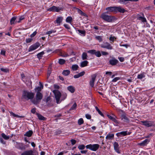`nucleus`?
I'll use <instances>...</instances> for the list:
<instances>
[{
    "instance_id": "nucleus-48",
    "label": "nucleus",
    "mask_w": 155,
    "mask_h": 155,
    "mask_svg": "<svg viewBox=\"0 0 155 155\" xmlns=\"http://www.w3.org/2000/svg\"><path fill=\"white\" fill-rule=\"evenodd\" d=\"M76 106H77L76 104L75 103H74V104L71 107L70 109V110H74V109H75L76 108Z\"/></svg>"
},
{
    "instance_id": "nucleus-62",
    "label": "nucleus",
    "mask_w": 155,
    "mask_h": 155,
    "mask_svg": "<svg viewBox=\"0 0 155 155\" xmlns=\"http://www.w3.org/2000/svg\"><path fill=\"white\" fill-rule=\"evenodd\" d=\"M0 142L1 143L3 144H5V142L4 140L1 138H0Z\"/></svg>"
},
{
    "instance_id": "nucleus-35",
    "label": "nucleus",
    "mask_w": 155,
    "mask_h": 155,
    "mask_svg": "<svg viewBox=\"0 0 155 155\" xmlns=\"http://www.w3.org/2000/svg\"><path fill=\"white\" fill-rule=\"evenodd\" d=\"M88 56L86 53H83L82 55V58L83 60L87 59Z\"/></svg>"
},
{
    "instance_id": "nucleus-4",
    "label": "nucleus",
    "mask_w": 155,
    "mask_h": 155,
    "mask_svg": "<svg viewBox=\"0 0 155 155\" xmlns=\"http://www.w3.org/2000/svg\"><path fill=\"white\" fill-rule=\"evenodd\" d=\"M100 145L98 144H90L86 146L87 149H88L93 151H96L99 148Z\"/></svg>"
},
{
    "instance_id": "nucleus-25",
    "label": "nucleus",
    "mask_w": 155,
    "mask_h": 155,
    "mask_svg": "<svg viewBox=\"0 0 155 155\" xmlns=\"http://www.w3.org/2000/svg\"><path fill=\"white\" fill-rule=\"evenodd\" d=\"M9 112L11 114V116H12L14 117H16L18 118H23L24 117V116H19V115H18L16 114L15 113H13V112H12V111H9Z\"/></svg>"
},
{
    "instance_id": "nucleus-52",
    "label": "nucleus",
    "mask_w": 155,
    "mask_h": 155,
    "mask_svg": "<svg viewBox=\"0 0 155 155\" xmlns=\"http://www.w3.org/2000/svg\"><path fill=\"white\" fill-rule=\"evenodd\" d=\"M21 77L22 78V81L24 82L25 83V76L24 74H21Z\"/></svg>"
},
{
    "instance_id": "nucleus-22",
    "label": "nucleus",
    "mask_w": 155,
    "mask_h": 155,
    "mask_svg": "<svg viewBox=\"0 0 155 155\" xmlns=\"http://www.w3.org/2000/svg\"><path fill=\"white\" fill-rule=\"evenodd\" d=\"M118 62V60L115 59H112L111 60H110L109 61L110 64L112 65H116Z\"/></svg>"
},
{
    "instance_id": "nucleus-60",
    "label": "nucleus",
    "mask_w": 155,
    "mask_h": 155,
    "mask_svg": "<svg viewBox=\"0 0 155 155\" xmlns=\"http://www.w3.org/2000/svg\"><path fill=\"white\" fill-rule=\"evenodd\" d=\"M5 52H6L5 51V50H3V49L1 51V54L2 55H5Z\"/></svg>"
},
{
    "instance_id": "nucleus-57",
    "label": "nucleus",
    "mask_w": 155,
    "mask_h": 155,
    "mask_svg": "<svg viewBox=\"0 0 155 155\" xmlns=\"http://www.w3.org/2000/svg\"><path fill=\"white\" fill-rule=\"evenodd\" d=\"M37 32L36 31H35L30 36L31 38L33 37H34L37 34Z\"/></svg>"
},
{
    "instance_id": "nucleus-36",
    "label": "nucleus",
    "mask_w": 155,
    "mask_h": 155,
    "mask_svg": "<svg viewBox=\"0 0 155 155\" xmlns=\"http://www.w3.org/2000/svg\"><path fill=\"white\" fill-rule=\"evenodd\" d=\"M79 34L81 35H82L84 36L85 35L86 32L84 30H77Z\"/></svg>"
},
{
    "instance_id": "nucleus-1",
    "label": "nucleus",
    "mask_w": 155,
    "mask_h": 155,
    "mask_svg": "<svg viewBox=\"0 0 155 155\" xmlns=\"http://www.w3.org/2000/svg\"><path fill=\"white\" fill-rule=\"evenodd\" d=\"M101 18L104 21L108 22H112L116 20V18L114 16L108 15L106 13H102L101 15Z\"/></svg>"
},
{
    "instance_id": "nucleus-33",
    "label": "nucleus",
    "mask_w": 155,
    "mask_h": 155,
    "mask_svg": "<svg viewBox=\"0 0 155 155\" xmlns=\"http://www.w3.org/2000/svg\"><path fill=\"white\" fill-rule=\"evenodd\" d=\"M67 96V94L66 93H62L61 95V101L65 100Z\"/></svg>"
},
{
    "instance_id": "nucleus-5",
    "label": "nucleus",
    "mask_w": 155,
    "mask_h": 155,
    "mask_svg": "<svg viewBox=\"0 0 155 155\" xmlns=\"http://www.w3.org/2000/svg\"><path fill=\"white\" fill-rule=\"evenodd\" d=\"M53 92L54 94L55 97L56 101L57 103H60L61 102V101H60V99L61 95V93L57 90H54Z\"/></svg>"
},
{
    "instance_id": "nucleus-41",
    "label": "nucleus",
    "mask_w": 155,
    "mask_h": 155,
    "mask_svg": "<svg viewBox=\"0 0 155 155\" xmlns=\"http://www.w3.org/2000/svg\"><path fill=\"white\" fill-rule=\"evenodd\" d=\"M38 117V119L40 120H45V118L41 115L39 114H37Z\"/></svg>"
},
{
    "instance_id": "nucleus-56",
    "label": "nucleus",
    "mask_w": 155,
    "mask_h": 155,
    "mask_svg": "<svg viewBox=\"0 0 155 155\" xmlns=\"http://www.w3.org/2000/svg\"><path fill=\"white\" fill-rule=\"evenodd\" d=\"M85 72L84 71H82L78 74L79 76L80 77H81L84 75L85 74Z\"/></svg>"
},
{
    "instance_id": "nucleus-53",
    "label": "nucleus",
    "mask_w": 155,
    "mask_h": 155,
    "mask_svg": "<svg viewBox=\"0 0 155 155\" xmlns=\"http://www.w3.org/2000/svg\"><path fill=\"white\" fill-rule=\"evenodd\" d=\"M0 70L2 71L5 72H7L8 71V69L6 68H1Z\"/></svg>"
},
{
    "instance_id": "nucleus-64",
    "label": "nucleus",
    "mask_w": 155,
    "mask_h": 155,
    "mask_svg": "<svg viewBox=\"0 0 155 155\" xmlns=\"http://www.w3.org/2000/svg\"><path fill=\"white\" fill-rule=\"evenodd\" d=\"M71 142L72 145H74V144H75V143H76V141L75 140H74V139L71 140Z\"/></svg>"
},
{
    "instance_id": "nucleus-61",
    "label": "nucleus",
    "mask_w": 155,
    "mask_h": 155,
    "mask_svg": "<svg viewBox=\"0 0 155 155\" xmlns=\"http://www.w3.org/2000/svg\"><path fill=\"white\" fill-rule=\"evenodd\" d=\"M24 18L23 16H21L19 18V20L17 21V22L19 23L21 21L23 20Z\"/></svg>"
},
{
    "instance_id": "nucleus-50",
    "label": "nucleus",
    "mask_w": 155,
    "mask_h": 155,
    "mask_svg": "<svg viewBox=\"0 0 155 155\" xmlns=\"http://www.w3.org/2000/svg\"><path fill=\"white\" fill-rule=\"evenodd\" d=\"M120 79V78L119 77H117L114 78L112 81V82H116L117 81L119 80Z\"/></svg>"
},
{
    "instance_id": "nucleus-24",
    "label": "nucleus",
    "mask_w": 155,
    "mask_h": 155,
    "mask_svg": "<svg viewBox=\"0 0 155 155\" xmlns=\"http://www.w3.org/2000/svg\"><path fill=\"white\" fill-rule=\"evenodd\" d=\"M67 89L71 93H73L75 91V88L72 86H70L67 87Z\"/></svg>"
},
{
    "instance_id": "nucleus-32",
    "label": "nucleus",
    "mask_w": 155,
    "mask_h": 155,
    "mask_svg": "<svg viewBox=\"0 0 155 155\" xmlns=\"http://www.w3.org/2000/svg\"><path fill=\"white\" fill-rule=\"evenodd\" d=\"M70 73V71L68 70H64L62 72V74L64 76H68Z\"/></svg>"
},
{
    "instance_id": "nucleus-6",
    "label": "nucleus",
    "mask_w": 155,
    "mask_h": 155,
    "mask_svg": "<svg viewBox=\"0 0 155 155\" xmlns=\"http://www.w3.org/2000/svg\"><path fill=\"white\" fill-rule=\"evenodd\" d=\"M142 124L146 127H149L154 126V122L150 120H145L141 121Z\"/></svg>"
},
{
    "instance_id": "nucleus-21",
    "label": "nucleus",
    "mask_w": 155,
    "mask_h": 155,
    "mask_svg": "<svg viewBox=\"0 0 155 155\" xmlns=\"http://www.w3.org/2000/svg\"><path fill=\"white\" fill-rule=\"evenodd\" d=\"M149 141L148 139H146L141 143H139L138 144L141 146H144L148 143Z\"/></svg>"
},
{
    "instance_id": "nucleus-8",
    "label": "nucleus",
    "mask_w": 155,
    "mask_h": 155,
    "mask_svg": "<svg viewBox=\"0 0 155 155\" xmlns=\"http://www.w3.org/2000/svg\"><path fill=\"white\" fill-rule=\"evenodd\" d=\"M40 46V44L38 43H36L31 45L28 48V51L31 52L37 49Z\"/></svg>"
},
{
    "instance_id": "nucleus-30",
    "label": "nucleus",
    "mask_w": 155,
    "mask_h": 155,
    "mask_svg": "<svg viewBox=\"0 0 155 155\" xmlns=\"http://www.w3.org/2000/svg\"><path fill=\"white\" fill-rule=\"evenodd\" d=\"M72 21V18L71 16L68 17L66 19V21L67 23L71 24Z\"/></svg>"
},
{
    "instance_id": "nucleus-13",
    "label": "nucleus",
    "mask_w": 155,
    "mask_h": 155,
    "mask_svg": "<svg viewBox=\"0 0 155 155\" xmlns=\"http://www.w3.org/2000/svg\"><path fill=\"white\" fill-rule=\"evenodd\" d=\"M130 134V133H127V131H126L117 133L116 134V135L117 137H119L125 136L127 135H129Z\"/></svg>"
},
{
    "instance_id": "nucleus-40",
    "label": "nucleus",
    "mask_w": 155,
    "mask_h": 155,
    "mask_svg": "<svg viewBox=\"0 0 155 155\" xmlns=\"http://www.w3.org/2000/svg\"><path fill=\"white\" fill-rule=\"evenodd\" d=\"M84 121L82 118H80L78 120V124L79 125H80L84 123Z\"/></svg>"
},
{
    "instance_id": "nucleus-12",
    "label": "nucleus",
    "mask_w": 155,
    "mask_h": 155,
    "mask_svg": "<svg viewBox=\"0 0 155 155\" xmlns=\"http://www.w3.org/2000/svg\"><path fill=\"white\" fill-rule=\"evenodd\" d=\"M120 111L123 113L121 116V120H124V121H129V120L128 118L127 117L126 114L122 110H120Z\"/></svg>"
},
{
    "instance_id": "nucleus-38",
    "label": "nucleus",
    "mask_w": 155,
    "mask_h": 155,
    "mask_svg": "<svg viewBox=\"0 0 155 155\" xmlns=\"http://www.w3.org/2000/svg\"><path fill=\"white\" fill-rule=\"evenodd\" d=\"M95 39L99 42H101L103 41L102 37L100 36H96L95 37Z\"/></svg>"
},
{
    "instance_id": "nucleus-34",
    "label": "nucleus",
    "mask_w": 155,
    "mask_h": 155,
    "mask_svg": "<svg viewBox=\"0 0 155 155\" xmlns=\"http://www.w3.org/2000/svg\"><path fill=\"white\" fill-rule=\"evenodd\" d=\"M1 136L3 138L6 140H8L10 138L9 136L6 135L3 133H2L1 134Z\"/></svg>"
},
{
    "instance_id": "nucleus-55",
    "label": "nucleus",
    "mask_w": 155,
    "mask_h": 155,
    "mask_svg": "<svg viewBox=\"0 0 155 155\" xmlns=\"http://www.w3.org/2000/svg\"><path fill=\"white\" fill-rule=\"evenodd\" d=\"M53 32L54 33V32H55V31H52V30L50 31H49L47 32L46 33V34L48 35H50V34H52Z\"/></svg>"
},
{
    "instance_id": "nucleus-58",
    "label": "nucleus",
    "mask_w": 155,
    "mask_h": 155,
    "mask_svg": "<svg viewBox=\"0 0 155 155\" xmlns=\"http://www.w3.org/2000/svg\"><path fill=\"white\" fill-rule=\"evenodd\" d=\"M85 117L88 119H90L91 118V116L90 114H88L85 115Z\"/></svg>"
},
{
    "instance_id": "nucleus-27",
    "label": "nucleus",
    "mask_w": 155,
    "mask_h": 155,
    "mask_svg": "<svg viewBox=\"0 0 155 155\" xmlns=\"http://www.w3.org/2000/svg\"><path fill=\"white\" fill-rule=\"evenodd\" d=\"M33 134V131L32 130H30L27 132L25 134L24 136L28 137L31 136Z\"/></svg>"
},
{
    "instance_id": "nucleus-7",
    "label": "nucleus",
    "mask_w": 155,
    "mask_h": 155,
    "mask_svg": "<svg viewBox=\"0 0 155 155\" xmlns=\"http://www.w3.org/2000/svg\"><path fill=\"white\" fill-rule=\"evenodd\" d=\"M15 146L16 148L20 150H25L26 149V146L22 143L16 142L15 143Z\"/></svg>"
},
{
    "instance_id": "nucleus-10",
    "label": "nucleus",
    "mask_w": 155,
    "mask_h": 155,
    "mask_svg": "<svg viewBox=\"0 0 155 155\" xmlns=\"http://www.w3.org/2000/svg\"><path fill=\"white\" fill-rule=\"evenodd\" d=\"M107 116L109 118L116 124H118L120 123V122L116 119L117 117L113 115V116H111L109 115H107Z\"/></svg>"
},
{
    "instance_id": "nucleus-51",
    "label": "nucleus",
    "mask_w": 155,
    "mask_h": 155,
    "mask_svg": "<svg viewBox=\"0 0 155 155\" xmlns=\"http://www.w3.org/2000/svg\"><path fill=\"white\" fill-rule=\"evenodd\" d=\"M114 149L119 148V145L118 143L116 142H115L114 143Z\"/></svg>"
},
{
    "instance_id": "nucleus-44",
    "label": "nucleus",
    "mask_w": 155,
    "mask_h": 155,
    "mask_svg": "<svg viewBox=\"0 0 155 155\" xmlns=\"http://www.w3.org/2000/svg\"><path fill=\"white\" fill-rule=\"evenodd\" d=\"M95 108L96 110L98 112V113L101 116H103V114L101 112V111L99 110L97 107V106L95 107Z\"/></svg>"
},
{
    "instance_id": "nucleus-49",
    "label": "nucleus",
    "mask_w": 155,
    "mask_h": 155,
    "mask_svg": "<svg viewBox=\"0 0 155 155\" xmlns=\"http://www.w3.org/2000/svg\"><path fill=\"white\" fill-rule=\"evenodd\" d=\"M96 50H91L87 51V52L91 54H95Z\"/></svg>"
},
{
    "instance_id": "nucleus-31",
    "label": "nucleus",
    "mask_w": 155,
    "mask_h": 155,
    "mask_svg": "<svg viewBox=\"0 0 155 155\" xmlns=\"http://www.w3.org/2000/svg\"><path fill=\"white\" fill-rule=\"evenodd\" d=\"M137 19L143 22H147V20L146 18L143 17L139 16L137 18Z\"/></svg>"
},
{
    "instance_id": "nucleus-16",
    "label": "nucleus",
    "mask_w": 155,
    "mask_h": 155,
    "mask_svg": "<svg viewBox=\"0 0 155 155\" xmlns=\"http://www.w3.org/2000/svg\"><path fill=\"white\" fill-rule=\"evenodd\" d=\"M96 77V76L94 74L91 76V78L89 82L90 85L91 87H93L94 86Z\"/></svg>"
},
{
    "instance_id": "nucleus-46",
    "label": "nucleus",
    "mask_w": 155,
    "mask_h": 155,
    "mask_svg": "<svg viewBox=\"0 0 155 155\" xmlns=\"http://www.w3.org/2000/svg\"><path fill=\"white\" fill-rule=\"evenodd\" d=\"M95 55L97 56V57H100L101 56V54L100 51H95Z\"/></svg>"
},
{
    "instance_id": "nucleus-2",
    "label": "nucleus",
    "mask_w": 155,
    "mask_h": 155,
    "mask_svg": "<svg viewBox=\"0 0 155 155\" xmlns=\"http://www.w3.org/2000/svg\"><path fill=\"white\" fill-rule=\"evenodd\" d=\"M34 96V93L26 91H24L22 94V98L26 100H31Z\"/></svg>"
},
{
    "instance_id": "nucleus-28",
    "label": "nucleus",
    "mask_w": 155,
    "mask_h": 155,
    "mask_svg": "<svg viewBox=\"0 0 155 155\" xmlns=\"http://www.w3.org/2000/svg\"><path fill=\"white\" fill-rule=\"evenodd\" d=\"M16 19V17H13L11 19L10 21L11 25L15 24L17 22V21H15Z\"/></svg>"
},
{
    "instance_id": "nucleus-47",
    "label": "nucleus",
    "mask_w": 155,
    "mask_h": 155,
    "mask_svg": "<svg viewBox=\"0 0 155 155\" xmlns=\"http://www.w3.org/2000/svg\"><path fill=\"white\" fill-rule=\"evenodd\" d=\"M61 56L63 57H66L68 56V55L66 52H63L61 53Z\"/></svg>"
},
{
    "instance_id": "nucleus-20",
    "label": "nucleus",
    "mask_w": 155,
    "mask_h": 155,
    "mask_svg": "<svg viewBox=\"0 0 155 155\" xmlns=\"http://www.w3.org/2000/svg\"><path fill=\"white\" fill-rule=\"evenodd\" d=\"M33 151L32 150H29L25 151L21 155H33Z\"/></svg>"
},
{
    "instance_id": "nucleus-11",
    "label": "nucleus",
    "mask_w": 155,
    "mask_h": 155,
    "mask_svg": "<svg viewBox=\"0 0 155 155\" xmlns=\"http://www.w3.org/2000/svg\"><path fill=\"white\" fill-rule=\"evenodd\" d=\"M116 6L110 7L106 8L107 11V13H109L110 12L116 13Z\"/></svg>"
},
{
    "instance_id": "nucleus-15",
    "label": "nucleus",
    "mask_w": 155,
    "mask_h": 155,
    "mask_svg": "<svg viewBox=\"0 0 155 155\" xmlns=\"http://www.w3.org/2000/svg\"><path fill=\"white\" fill-rule=\"evenodd\" d=\"M61 10V8L55 6H53L48 9V11H50L59 12Z\"/></svg>"
},
{
    "instance_id": "nucleus-3",
    "label": "nucleus",
    "mask_w": 155,
    "mask_h": 155,
    "mask_svg": "<svg viewBox=\"0 0 155 155\" xmlns=\"http://www.w3.org/2000/svg\"><path fill=\"white\" fill-rule=\"evenodd\" d=\"M43 97V95L41 92H37L36 95L35 99H34L31 100V102L35 104H38L41 100Z\"/></svg>"
},
{
    "instance_id": "nucleus-23",
    "label": "nucleus",
    "mask_w": 155,
    "mask_h": 155,
    "mask_svg": "<svg viewBox=\"0 0 155 155\" xmlns=\"http://www.w3.org/2000/svg\"><path fill=\"white\" fill-rule=\"evenodd\" d=\"M40 86L36 87L35 88V90L37 92H39L43 88V85L40 82H39Z\"/></svg>"
},
{
    "instance_id": "nucleus-59",
    "label": "nucleus",
    "mask_w": 155,
    "mask_h": 155,
    "mask_svg": "<svg viewBox=\"0 0 155 155\" xmlns=\"http://www.w3.org/2000/svg\"><path fill=\"white\" fill-rule=\"evenodd\" d=\"M118 59H119V61L121 62H123L124 60V58L122 57H118Z\"/></svg>"
},
{
    "instance_id": "nucleus-39",
    "label": "nucleus",
    "mask_w": 155,
    "mask_h": 155,
    "mask_svg": "<svg viewBox=\"0 0 155 155\" xmlns=\"http://www.w3.org/2000/svg\"><path fill=\"white\" fill-rule=\"evenodd\" d=\"M78 65L77 64H74L72 66V69L73 71H76L78 70Z\"/></svg>"
},
{
    "instance_id": "nucleus-42",
    "label": "nucleus",
    "mask_w": 155,
    "mask_h": 155,
    "mask_svg": "<svg viewBox=\"0 0 155 155\" xmlns=\"http://www.w3.org/2000/svg\"><path fill=\"white\" fill-rule=\"evenodd\" d=\"M85 146L83 144L79 145L78 146V148L80 150L84 149L85 148Z\"/></svg>"
},
{
    "instance_id": "nucleus-19",
    "label": "nucleus",
    "mask_w": 155,
    "mask_h": 155,
    "mask_svg": "<svg viewBox=\"0 0 155 155\" xmlns=\"http://www.w3.org/2000/svg\"><path fill=\"white\" fill-rule=\"evenodd\" d=\"M139 0H118V2L121 4H125L127 1L137 2Z\"/></svg>"
},
{
    "instance_id": "nucleus-17",
    "label": "nucleus",
    "mask_w": 155,
    "mask_h": 155,
    "mask_svg": "<svg viewBox=\"0 0 155 155\" xmlns=\"http://www.w3.org/2000/svg\"><path fill=\"white\" fill-rule=\"evenodd\" d=\"M63 20V18L62 17H58L54 22L55 23L57 24V25L59 26L60 25V23L62 22Z\"/></svg>"
},
{
    "instance_id": "nucleus-43",
    "label": "nucleus",
    "mask_w": 155,
    "mask_h": 155,
    "mask_svg": "<svg viewBox=\"0 0 155 155\" xmlns=\"http://www.w3.org/2000/svg\"><path fill=\"white\" fill-rule=\"evenodd\" d=\"M44 54V53L43 51L40 52L37 54V57L38 58L40 59Z\"/></svg>"
},
{
    "instance_id": "nucleus-37",
    "label": "nucleus",
    "mask_w": 155,
    "mask_h": 155,
    "mask_svg": "<svg viewBox=\"0 0 155 155\" xmlns=\"http://www.w3.org/2000/svg\"><path fill=\"white\" fill-rule=\"evenodd\" d=\"M76 9L77 10L78 12L81 15L86 16V15L81 10L77 8H76Z\"/></svg>"
},
{
    "instance_id": "nucleus-9",
    "label": "nucleus",
    "mask_w": 155,
    "mask_h": 155,
    "mask_svg": "<svg viewBox=\"0 0 155 155\" xmlns=\"http://www.w3.org/2000/svg\"><path fill=\"white\" fill-rule=\"evenodd\" d=\"M101 47L103 48H106L108 49L111 50L112 49V46L108 42H105L101 45Z\"/></svg>"
},
{
    "instance_id": "nucleus-45",
    "label": "nucleus",
    "mask_w": 155,
    "mask_h": 155,
    "mask_svg": "<svg viewBox=\"0 0 155 155\" xmlns=\"http://www.w3.org/2000/svg\"><path fill=\"white\" fill-rule=\"evenodd\" d=\"M65 60L63 59H60L59 60L58 62L60 64H63L65 63Z\"/></svg>"
},
{
    "instance_id": "nucleus-63",
    "label": "nucleus",
    "mask_w": 155,
    "mask_h": 155,
    "mask_svg": "<svg viewBox=\"0 0 155 155\" xmlns=\"http://www.w3.org/2000/svg\"><path fill=\"white\" fill-rule=\"evenodd\" d=\"M101 54L104 55H106L108 54V53L107 52L103 51H101Z\"/></svg>"
},
{
    "instance_id": "nucleus-26",
    "label": "nucleus",
    "mask_w": 155,
    "mask_h": 155,
    "mask_svg": "<svg viewBox=\"0 0 155 155\" xmlns=\"http://www.w3.org/2000/svg\"><path fill=\"white\" fill-rule=\"evenodd\" d=\"M145 73L143 72L137 75V78L139 79H142L145 77Z\"/></svg>"
},
{
    "instance_id": "nucleus-29",
    "label": "nucleus",
    "mask_w": 155,
    "mask_h": 155,
    "mask_svg": "<svg viewBox=\"0 0 155 155\" xmlns=\"http://www.w3.org/2000/svg\"><path fill=\"white\" fill-rule=\"evenodd\" d=\"M88 62L87 61H84L81 63V66L82 67H84L87 65Z\"/></svg>"
},
{
    "instance_id": "nucleus-54",
    "label": "nucleus",
    "mask_w": 155,
    "mask_h": 155,
    "mask_svg": "<svg viewBox=\"0 0 155 155\" xmlns=\"http://www.w3.org/2000/svg\"><path fill=\"white\" fill-rule=\"evenodd\" d=\"M32 39L31 38H28L26 39V41L27 43H29L31 42L32 41Z\"/></svg>"
},
{
    "instance_id": "nucleus-18",
    "label": "nucleus",
    "mask_w": 155,
    "mask_h": 155,
    "mask_svg": "<svg viewBox=\"0 0 155 155\" xmlns=\"http://www.w3.org/2000/svg\"><path fill=\"white\" fill-rule=\"evenodd\" d=\"M114 134H111L109 133L106 137V139L108 140H112L114 139Z\"/></svg>"
},
{
    "instance_id": "nucleus-14",
    "label": "nucleus",
    "mask_w": 155,
    "mask_h": 155,
    "mask_svg": "<svg viewBox=\"0 0 155 155\" xmlns=\"http://www.w3.org/2000/svg\"><path fill=\"white\" fill-rule=\"evenodd\" d=\"M116 13L118 12L124 13L126 11V10L120 6H116Z\"/></svg>"
}]
</instances>
